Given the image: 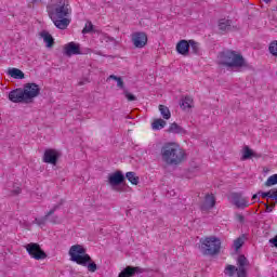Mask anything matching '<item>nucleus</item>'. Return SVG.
<instances>
[{"label":"nucleus","mask_w":277,"mask_h":277,"mask_svg":"<svg viewBox=\"0 0 277 277\" xmlns=\"http://www.w3.org/2000/svg\"><path fill=\"white\" fill-rule=\"evenodd\" d=\"M232 29H233V21L226 19V18L219 19V30L221 31V34H226Z\"/></svg>","instance_id":"a211bd4d"},{"label":"nucleus","mask_w":277,"mask_h":277,"mask_svg":"<svg viewBox=\"0 0 277 277\" xmlns=\"http://www.w3.org/2000/svg\"><path fill=\"white\" fill-rule=\"evenodd\" d=\"M264 3H271L272 0H263Z\"/></svg>","instance_id":"de8ad7c7"},{"label":"nucleus","mask_w":277,"mask_h":277,"mask_svg":"<svg viewBox=\"0 0 277 277\" xmlns=\"http://www.w3.org/2000/svg\"><path fill=\"white\" fill-rule=\"evenodd\" d=\"M219 64L226 66V68H238L239 70H250L252 65L246 62L243 55L237 53V51L225 50L217 55Z\"/></svg>","instance_id":"f257e3e1"},{"label":"nucleus","mask_w":277,"mask_h":277,"mask_svg":"<svg viewBox=\"0 0 277 277\" xmlns=\"http://www.w3.org/2000/svg\"><path fill=\"white\" fill-rule=\"evenodd\" d=\"M264 207H266V210H265L266 213H272V211H274V208L269 207V201L264 203Z\"/></svg>","instance_id":"ea45409f"},{"label":"nucleus","mask_w":277,"mask_h":277,"mask_svg":"<svg viewBox=\"0 0 277 277\" xmlns=\"http://www.w3.org/2000/svg\"><path fill=\"white\" fill-rule=\"evenodd\" d=\"M123 94H124L126 98H128V101H137V97H135V95L131 94L127 90L123 91Z\"/></svg>","instance_id":"c9c22d12"},{"label":"nucleus","mask_w":277,"mask_h":277,"mask_svg":"<svg viewBox=\"0 0 277 277\" xmlns=\"http://www.w3.org/2000/svg\"><path fill=\"white\" fill-rule=\"evenodd\" d=\"M82 34H96V30L94 29V25L92 24V22L85 24L84 28L82 29Z\"/></svg>","instance_id":"2f4dec72"},{"label":"nucleus","mask_w":277,"mask_h":277,"mask_svg":"<svg viewBox=\"0 0 277 277\" xmlns=\"http://www.w3.org/2000/svg\"><path fill=\"white\" fill-rule=\"evenodd\" d=\"M268 207L272 208V209H276V201H274L271 205H268Z\"/></svg>","instance_id":"c03bdc74"},{"label":"nucleus","mask_w":277,"mask_h":277,"mask_svg":"<svg viewBox=\"0 0 277 277\" xmlns=\"http://www.w3.org/2000/svg\"><path fill=\"white\" fill-rule=\"evenodd\" d=\"M143 272L144 269L140 266H127L119 273L118 277H133L135 274H142Z\"/></svg>","instance_id":"2eb2a0df"},{"label":"nucleus","mask_w":277,"mask_h":277,"mask_svg":"<svg viewBox=\"0 0 277 277\" xmlns=\"http://www.w3.org/2000/svg\"><path fill=\"white\" fill-rule=\"evenodd\" d=\"M26 250L29 256H31V259H35L36 261H42L47 259V253L44 252V250H42V248H40V245L36 242H30L26 245Z\"/></svg>","instance_id":"0eeeda50"},{"label":"nucleus","mask_w":277,"mask_h":277,"mask_svg":"<svg viewBox=\"0 0 277 277\" xmlns=\"http://www.w3.org/2000/svg\"><path fill=\"white\" fill-rule=\"evenodd\" d=\"M237 276L238 277H248V272L246 271V268H238Z\"/></svg>","instance_id":"e433bc0d"},{"label":"nucleus","mask_w":277,"mask_h":277,"mask_svg":"<svg viewBox=\"0 0 277 277\" xmlns=\"http://www.w3.org/2000/svg\"><path fill=\"white\" fill-rule=\"evenodd\" d=\"M265 187H272L277 185V174L271 175L267 181L264 183Z\"/></svg>","instance_id":"7c9ffc66"},{"label":"nucleus","mask_w":277,"mask_h":277,"mask_svg":"<svg viewBox=\"0 0 277 277\" xmlns=\"http://www.w3.org/2000/svg\"><path fill=\"white\" fill-rule=\"evenodd\" d=\"M236 220L238 222H240V224H243V222H246V216H243L242 214L237 213L236 214Z\"/></svg>","instance_id":"58836bf2"},{"label":"nucleus","mask_w":277,"mask_h":277,"mask_svg":"<svg viewBox=\"0 0 277 277\" xmlns=\"http://www.w3.org/2000/svg\"><path fill=\"white\" fill-rule=\"evenodd\" d=\"M272 194H273V200H277V189L276 190H273L272 189Z\"/></svg>","instance_id":"37998d69"},{"label":"nucleus","mask_w":277,"mask_h":277,"mask_svg":"<svg viewBox=\"0 0 277 277\" xmlns=\"http://www.w3.org/2000/svg\"><path fill=\"white\" fill-rule=\"evenodd\" d=\"M49 16L51 19L68 18L70 16L69 4H66V0H58L50 8Z\"/></svg>","instance_id":"39448f33"},{"label":"nucleus","mask_w":277,"mask_h":277,"mask_svg":"<svg viewBox=\"0 0 277 277\" xmlns=\"http://www.w3.org/2000/svg\"><path fill=\"white\" fill-rule=\"evenodd\" d=\"M18 194H21V188L12 190V196H18Z\"/></svg>","instance_id":"79ce46f5"},{"label":"nucleus","mask_w":277,"mask_h":277,"mask_svg":"<svg viewBox=\"0 0 277 277\" xmlns=\"http://www.w3.org/2000/svg\"><path fill=\"white\" fill-rule=\"evenodd\" d=\"M38 1H42V0H32L34 3H38Z\"/></svg>","instance_id":"09e8293b"},{"label":"nucleus","mask_w":277,"mask_h":277,"mask_svg":"<svg viewBox=\"0 0 277 277\" xmlns=\"http://www.w3.org/2000/svg\"><path fill=\"white\" fill-rule=\"evenodd\" d=\"M64 53L67 57H72V55H81V48L78 43L71 41L65 45Z\"/></svg>","instance_id":"4468645a"},{"label":"nucleus","mask_w":277,"mask_h":277,"mask_svg":"<svg viewBox=\"0 0 277 277\" xmlns=\"http://www.w3.org/2000/svg\"><path fill=\"white\" fill-rule=\"evenodd\" d=\"M160 155L167 166H181L185 159V153L176 143H166L160 149Z\"/></svg>","instance_id":"f03ea898"},{"label":"nucleus","mask_w":277,"mask_h":277,"mask_svg":"<svg viewBox=\"0 0 277 277\" xmlns=\"http://www.w3.org/2000/svg\"><path fill=\"white\" fill-rule=\"evenodd\" d=\"M9 101L11 103H29V100L25 96L23 88H17L9 93Z\"/></svg>","instance_id":"9b49d317"},{"label":"nucleus","mask_w":277,"mask_h":277,"mask_svg":"<svg viewBox=\"0 0 277 277\" xmlns=\"http://www.w3.org/2000/svg\"><path fill=\"white\" fill-rule=\"evenodd\" d=\"M269 243H273V246L277 248V235L269 240Z\"/></svg>","instance_id":"a19ab883"},{"label":"nucleus","mask_w":277,"mask_h":277,"mask_svg":"<svg viewBox=\"0 0 277 277\" xmlns=\"http://www.w3.org/2000/svg\"><path fill=\"white\" fill-rule=\"evenodd\" d=\"M57 159H60V153L55 149H45L43 155L44 163H51V166H57Z\"/></svg>","instance_id":"ddd939ff"},{"label":"nucleus","mask_w":277,"mask_h":277,"mask_svg":"<svg viewBox=\"0 0 277 277\" xmlns=\"http://www.w3.org/2000/svg\"><path fill=\"white\" fill-rule=\"evenodd\" d=\"M108 79H113L114 81H117V88L124 90V81L122 80L121 77H118L116 75H110Z\"/></svg>","instance_id":"c85d7f7f"},{"label":"nucleus","mask_w":277,"mask_h":277,"mask_svg":"<svg viewBox=\"0 0 277 277\" xmlns=\"http://www.w3.org/2000/svg\"><path fill=\"white\" fill-rule=\"evenodd\" d=\"M176 51L180 55L187 57V55H189V40H180L176 44Z\"/></svg>","instance_id":"f3484780"},{"label":"nucleus","mask_w":277,"mask_h":277,"mask_svg":"<svg viewBox=\"0 0 277 277\" xmlns=\"http://www.w3.org/2000/svg\"><path fill=\"white\" fill-rule=\"evenodd\" d=\"M199 250L203 256H215L222 250V240L215 236L200 238Z\"/></svg>","instance_id":"20e7f679"},{"label":"nucleus","mask_w":277,"mask_h":277,"mask_svg":"<svg viewBox=\"0 0 277 277\" xmlns=\"http://www.w3.org/2000/svg\"><path fill=\"white\" fill-rule=\"evenodd\" d=\"M275 200V206L277 205V199H274Z\"/></svg>","instance_id":"3c124183"},{"label":"nucleus","mask_w":277,"mask_h":277,"mask_svg":"<svg viewBox=\"0 0 277 277\" xmlns=\"http://www.w3.org/2000/svg\"><path fill=\"white\" fill-rule=\"evenodd\" d=\"M252 157L254 159H261V157H263V155L252 150L249 146H245L243 153L241 156V161H248V159H252Z\"/></svg>","instance_id":"dca6fc26"},{"label":"nucleus","mask_w":277,"mask_h":277,"mask_svg":"<svg viewBox=\"0 0 277 277\" xmlns=\"http://www.w3.org/2000/svg\"><path fill=\"white\" fill-rule=\"evenodd\" d=\"M62 205H64L63 199H61L58 203L54 205L53 208L44 216L36 219V224L38 226H44V224L48 222H50V224H60V216L55 215V211H57Z\"/></svg>","instance_id":"423d86ee"},{"label":"nucleus","mask_w":277,"mask_h":277,"mask_svg":"<svg viewBox=\"0 0 277 277\" xmlns=\"http://www.w3.org/2000/svg\"><path fill=\"white\" fill-rule=\"evenodd\" d=\"M213 207H215V197L209 194L206 195L201 211H209V209H213Z\"/></svg>","instance_id":"aec40b11"},{"label":"nucleus","mask_w":277,"mask_h":277,"mask_svg":"<svg viewBox=\"0 0 277 277\" xmlns=\"http://www.w3.org/2000/svg\"><path fill=\"white\" fill-rule=\"evenodd\" d=\"M167 133H173L174 135H185L187 133L183 127L179 126V123L173 122L169 126Z\"/></svg>","instance_id":"6ab92c4d"},{"label":"nucleus","mask_w":277,"mask_h":277,"mask_svg":"<svg viewBox=\"0 0 277 277\" xmlns=\"http://www.w3.org/2000/svg\"><path fill=\"white\" fill-rule=\"evenodd\" d=\"M243 243H245L243 235L234 240V248L236 252L237 250H240L242 248Z\"/></svg>","instance_id":"473e14b6"},{"label":"nucleus","mask_w":277,"mask_h":277,"mask_svg":"<svg viewBox=\"0 0 277 277\" xmlns=\"http://www.w3.org/2000/svg\"><path fill=\"white\" fill-rule=\"evenodd\" d=\"M192 103H194V100L190 96H185L180 103V107L182 109H192Z\"/></svg>","instance_id":"bb28decb"},{"label":"nucleus","mask_w":277,"mask_h":277,"mask_svg":"<svg viewBox=\"0 0 277 277\" xmlns=\"http://www.w3.org/2000/svg\"><path fill=\"white\" fill-rule=\"evenodd\" d=\"M167 124H168V122H166V120L156 119L151 123V129H154V131H159V130L163 129Z\"/></svg>","instance_id":"a878e982"},{"label":"nucleus","mask_w":277,"mask_h":277,"mask_svg":"<svg viewBox=\"0 0 277 277\" xmlns=\"http://www.w3.org/2000/svg\"><path fill=\"white\" fill-rule=\"evenodd\" d=\"M232 205H234L236 209H248L250 201H248V197H243L241 193H232Z\"/></svg>","instance_id":"1a4fd4ad"},{"label":"nucleus","mask_w":277,"mask_h":277,"mask_svg":"<svg viewBox=\"0 0 277 277\" xmlns=\"http://www.w3.org/2000/svg\"><path fill=\"white\" fill-rule=\"evenodd\" d=\"M189 47L195 55L200 54V43H198L194 40H189Z\"/></svg>","instance_id":"cd10ccee"},{"label":"nucleus","mask_w":277,"mask_h":277,"mask_svg":"<svg viewBox=\"0 0 277 277\" xmlns=\"http://www.w3.org/2000/svg\"><path fill=\"white\" fill-rule=\"evenodd\" d=\"M159 111L164 120H170L172 118V114L170 113V108L166 105H159Z\"/></svg>","instance_id":"393cba45"},{"label":"nucleus","mask_w":277,"mask_h":277,"mask_svg":"<svg viewBox=\"0 0 277 277\" xmlns=\"http://www.w3.org/2000/svg\"><path fill=\"white\" fill-rule=\"evenodd\" d=\"M132 42L136 49H144L148 44V35L144 31H136L132 34Z\"/></svg>","instance_id":"9d476101"},{"label":"nucleus","mask_w":277,"mask_h":277,"mask_svg":"<svg viewBox=\"0 0 277 277\" xmlns=\"http://www.w3.org/2000/svg\"><path fill=\"white\" fill-rule=\"evenodd\" d=\"M107 42H116V39H114L111 37H107Z\"/></svg>","instance_id":"a18cd8bd"},{"label":"nucleus","mask_w":277,"mask_h":277,"mask_svg":"<svg viewBox=\"0 0 277 277\" xmlns=\"http://www.w3.org/2000/svg\"><path fill=\"white\" fill-rule=\"evenodd\" d=\"M124 173L118 170L115 173L108 175V183L110 187H118V185H122L124 183Z\"/></svg>","instance_id":"f8f14e48"},{"label":"nucleus","mask_w":277,"mask_h":277,"mask_svg":"<svg viewBox=\"0 0 277 277\" xmlns=\"http://www.w3.org/2000/svg\"><path fill=\"white\" fill-rule=\"evenodd\" d=\"M116 189V192H120V188H115Z\"/></svg>","instance_id":"8fccbe9b"},{"label":"nucleus","mask_w":277,"mask_h":277,"mask_svg":"<svg viewBox=\"0 0 277 277\" xmlns=\"http://www.w3.org/2000/svg\"><path fill=\"white\" fill-rule=\"evenodd\" d=\"M40 36L43 38L47 48L52 49V47L55 44V39H53V36H51V34H49L47 30L41 31Z\"/></svg>","instance_id":"412c9836"},{"label":"nucleus","mask_w":277,"mask_h":277,"mask_svg":"<svg viewBox=\"0 0 277 277\" xmlns=\"http://www.w3.org/2000/svg\"><path fill=\"white\" fill-rule=\"evenodd\" d=\"M9 75L13 79H25V72L18 68H11L9 69Z\"/></svg>","instance_id":"b1692460"},{"label":"nucleus","mask_w":277,"mask_h":277,"mask_svg":"<svg viewBox=\"0 0 277 277\" xmlns=\"http://www.w3.org/2000/svg\"><path fill=\"white\" fill-rule=\"evenodd\" d=\"M238 268L235 267V265H230L228 264L226 267H225V271H224V274H226L227 276H235V272H237Z\"/></svg>","instance_id":"72a5a7b5"},{"label":"nucleus","mask_w":277,"mask_h":277,"mask_svg":"<svg viewBox=\"0 0 277 277\" xmlns=\"http://www.w3.org/2000/svg\"><path fill=\"white\" fill-rule=\"evenodd\" d=\"M259 194H261L262 198H271L273 200V193H272V189L266 192V193H263V192H259Z\"/></svg>","instance_id":"4c0bfd02"},{"label":"nucleus","mask_w":277,"mask_h":277,"mask_svg":"<svg viewBox=\"0 0 277 277\" xmlns=\"http://www.w3.org/2000/svg\"><path fill=\"white\" fill-rule=\"evenodd\" d=\"M57 29H66L70 25V19L67 17L52 19Z\"/></svg>","instance_id":"4be33fe9"},{"label":"nucleus","mask_w":277,"mask_h":277,"mask_svg":"<svg viewBox=\"0 0 277 277\" xmlns=\"http://www.w3.org/2000/svg\"><path fill=\"white\" fill-rule=\"evenodd\" d=\"M237 265L238 268H246V265H248V258H246V255H239L237 259Z\"/></svg>","instance_id":"c756f323"},{"label":"nucleus","mask_w":277,"mask_h":277,"mask_svg":"<svg viewBox=\"0 0 277 277\" xmlns=\"http://www.w3.org/2000/svg\"><path fill=\"white\" fill-rule=\"evenodd\" d=\"M23 90L25 97L28 98V103H31L36 96H40V85L37 83H26Z\"/></svg>","instance_id":"6e6552de"},{"label":"nucleus","mask_w":277,"mask_h":277,"mask_svg":"<svg viewBox=\"0 0 277 277\" xmlns=\"http://www.w3.org/2000/svg\"><path fill=\"white\" fill-rule=\"evenodd\" d=\"M259 199V195L258 194H254L253 196H252V200H258Z\"/></svg>","instance_id":"49530a36"},{"label":"nucleus","mask_w":277,"mask_h":277,"mask_svg":"<svg viewBox=\"0 0 277 277\" xmlns=\"http://www.w3.org/2000/svg\"><path fill=\"white\" fill-rule=\"evenodd\" d=\"M268 50L271 55H274V57H277V40L271 42Z\"/></svg>","instance_id":"f704fd0d"},{"label":"nucleus","mask_w":277,"mask_h":277,"mask_svg":"<svg viewBox=\"0 0 277 277\" xmlns=\"http://www.w3.org/2000/svg\"><path fill=\"white\" fill-rule=\"evenodd\" d=\"M70 261L77 263V265H82V267H88L92 273L98 269L96 263L92 261L90 254L85 253V248L81 245H74L69 249Z\"/></svg>","instance_id":"7ed1b4c3"},{"label":"nucleus","mask_w":277,"mask_h":277,"mask_svg":"<svg viewBox=\"0 0 277 277\" xmlns=\"http://www.w3.org/2000/svg\"><path fill=\"white\" fill-rule=\"evenodd\" d=\"M124 179L131 183V185H138L140 184V176L133 171L127 172Z\"/></svg>","instance_id":"5701e85b"}]
</instances>
